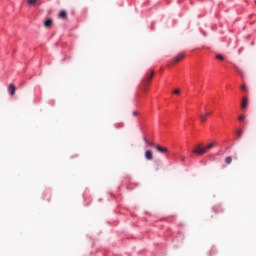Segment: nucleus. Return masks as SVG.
I'll return each instance as SVG.
<instances>
[{"label": "nucleus", "instance_id": "7ed1b4c3", "mask_svg": "<svg viewBox=\"0 0 256 256\" xmlns=\"http://www.w3.org/2000/svg\"><path fill=\"white\" fill-rule=\"evenodd\" d=\"M144 157L147 161H153V151L152 150H146L144 153Z\"/></svg>", "mask_w": 256, "mask_h": 256}, {"label": "nucleus", "instance_id": "a211bd4d", "mask_svg": "<svg viewBox=\"0 0 256 256\" xmlns=\"http://www.w3.org/2000/svg\"><path fill=\"white\" fill-rule=\"evenodd\" d=\"M237 73H239L243 77V71L239 69V67H236Z\"/></svg>", "mask_w": 256, "mask_h": 256}, {"label": "nucleus", "instance_id": "f8f14e48", "mask_svg": "<svg viewBox=\"0 0 256 256\" xmlns=\"http://www.w3.org/2000/svg\"><path fill=\"white\" fill-rule=\"evenodd\" d=\"M213 147H215V143L212 142L204 147V151L207 153L210 149H213Z\"/></svg>", "mask_w": 256, "mask_h": 256}, {"label": "nucleus", "instance_id": "4468645a", "mask_svg": "<svg viewBox=\"0 0 256 256\" xmlns=\"http://www.w3.org/2000/svg\"><path fill=\"white\" fill-rule=\"evenodd\" d=\"M236 135H237L238 139H241V137H243V130L238 129V130L236 131Z\"/></svg>", "mask_w": 256, "mask_h": 256}, {"label": "nucleus", "instance_id": "423d86ee", "mask_svg": "<svg viewBox=\"0 0 256 256\" xmlns=\"http://www.w3.org/2000/svg\"><path fill=\"white\" fill-rule=\"evenodd\" d=\"M248 105H249V99L245 96L242 98L241 107L242 109H247Z\"/></svg>", "mask_w": 256, "mask_h": 256}, {"label": "nucleus", "instance_id": "1a4fd4ad", "mask_svg": "<svg viewBox=\"0 0 256 256\" xmlns=\"http://www.w3.org/2000/svg\"><path fill=\"white\" fill-rule=\"evenodd\" d=\"M199 117H200L201 123H205V121H207V117H209V113L200 114Z\"/></svg>", "mask_w": 256, "mask_h": 256}, {"label": "nucleus", "instance_id": "dca6fc26", "mask_svg": "<svg viewBox=\"0 0 256 256\" xmlns=\"http://www.w3.org/2000/svg\"><path fill=\"white\" fill-rule=\"evenodd\" d=\"M241 91H244L245 93H247L248 89H247V86L245 84H243L241 87H240Z\"/></svg>", "mask_w": 256, "mask_h": 256}, {"label": "nucleus", "instance_id": "9d476101", "mask_svg": "<svg viewBox=\"0 0 256 256\" xmlns=\"http://www.w3.org/2000/svg\"><path fill=\"white\" fill-rule=\"evenodd\" d=\"M53 25V19H47L45 22H44V26L49 29L51 26Z\"/></svg>", "mask_w": 256, "mask_h": 256}, {"label": "nucleus", "instance_id": "f03ea898", "mask_svg": "<svg viewBox=\"0 0 256 256\" xmlns=\"http://www.w3.org/2000/svg\"><path fill=\"white\" fill-rule=\"evenodd\" d=\"M192 153H195L196 155H205V153L207 152L205 151V147L197 145L196 148L192 151Z\"/></svg>", "mask_w": 256, "mask_h": 256}, {"label": "nucleus", "instance_id": "412c9836", "mask_svg": "<svg viewBox=\"0 0 256 256\" xmlns=\"http://www.w3.org/2000/svg\"><path fill=\"white\" fill-rule=\"evenodd\" d=\"M132 114L134 115V117H137V115H139V112L138 111H134Z\"/></svg>", "mask_w": 256, "mask_h": 256}, {"label": "nucleus", "instance_id": "f257e3e1", "mask_svg": "<svg viewBox=\"0 0 256 256\" xmlns=\"http://www.w3.org/2000/svg\"><path fill=\"white\" fill-rule=\"evenodd\" d=\"M153 75H155V71L152 70L150 75L148 74L146 76V78L143 80L144 89H147V87H149V83H151V81H153Z\"/></svg>", "mask_w": 256, "mask_h": 256}, {"label": "nucleus", "instance_id": "39448f33", "mask_svg": "<svg viewBox=\"0 0 256 256\" xmlns=\"http://www.w3.org/2000/svg\"><path fill=\"white\" fill-rule=\"evenodd\" d=\"M8 91H9L11 97H13V95H15V91H17V88L15 87L14 84H10L8 86Z\"/></svg>", "mask_w": 256, "mask_h": 256}, {"label": "nucleus", "instance_id": "2eb2a0df", "mask_svg": "<svg viewBox=\"0 0 256 256\" xmlns=\"http://www.w3.org/2000/svg\"><path fill=\"white\" fill-rule=\"evenodd\" d=\"M232 161H233V158H231V156H228V157L225 158V163L227 165H231Z\"/></svg>", "mask_w": 256, "mask_h": 256}, {"label": "nucleus", "instance_id": "f3484780", "mask_svg": "<svg viewBox=\"0 0 256 256\" xmlns=\"http://www.w3.org/2000/svg\"><path fill=\"white\" fill-rule=\"evenodd\" d=\"M216 59H219V61H223L224 57L221 54L216 55Z\"/></svg>", "mask_w": 256, "mask_h": 256}, {"label": "nucleus", "instance_id": "4be33fe9", "mask_svg": "<svg viewBox=\"0 0 256 256\" xmlns=\"http://www.w3.org/2000/svg\"><path fill=\"white\" fill-rule=\"evenodd\" d=\"M181 160H182V161H185V157H182Z\"/></svg>", "mask_w": 256, "mask_h": 256}, {"label": "nucleus", "instance_id": "aec40b11", "mask_svg": "<svg viewBox=\"0 0 256 256\" xmlns=\"http://www.w3.org/2000/svg\"><path fill=\"white\" fill-rule=\"evenodd\" d=\"M180 93H181V91L179 89L174 90L175 95H179Z\"/></svg>", "mask_w": 256, "mask_h": 256}, {"label": "nucleus", "instance_id": "ddd939ff", "mask_svg": "<svg viewBox=\"0 0 256 256\" xmlns=\"http://www.w3.org/2000/svg\"><path fill=\"white\" fill-rule=\"evenodd\" d=\"M144 141L146 145H148V147H155V143H153L152 141H149L147 138H144Z\"/></svg>", "mask_w": 256, "mask_h": 256}, {"label": "nucleus", "instance_id": "20e7f679", "mask_svg": "<svg viewBox=\"0 0 256 256\" xmlns=\"http://www.w3.org/2000/svg\"><path fill=\"white\" fill-rule=\"evenodd\" d=\"M155 149L159 153H169V149H167L166 147H163V146L156 145Z\"/></svg>", "mask_w": 256, "mask_h": 256}, {"label": "nucleus", "instance_id": "6e6552de", "mask_svg": "<svg viewBox=\"0 0 256 256\" xmlns=\"http://www.w3.org/2000/svg\"><path fill=\"white\" fill-rule=\"evenodd\" d=\"M183 57H185L183 54L177 55L176 57L173 58L172 63H179V61H181Z\"/></svg>", "mask_w": 256, "mask_h": 256}, {"label": "nucleus", "instance_id": "9b49d317", "mask_svg": "<svg viewBox=\"0 0 256 256\" xmlns=\"http://www.w3.org/2000/svg\"><path fill=\"white\" fill-rule=\"evenodd\" d=\"M28 5H41V0H28Z\"/></svg>", "mask_w": 256, "mask_h": 256}, {"label": "nucleus", "instance_id": "0eeeda50", "mask_svg": "<svg viewBox=\"0 0 256 256\" xmlns=\"http://www.w3.org/2000/svg\"><path fill=\"white\" fill-rule=\"evenodd\" d=\"M59 19H67V12L65 10H61L58 14Z\"/></svg>", "mask_w": 256, "mask_h": 256}, {"label": "nucleus", "instance_id": "5701e85b", "mask_svg": "<svg viewBox=\"0 0 256 256\" xmlns=\"http://www.w3.org/2000/svg\"><path fill=\"white\" fill-rule=\"evenodd\" d=\"M206 113H208V116L211 115V112H206Z\"/></svg>", "mask_w": 256, "mask_h": 256}, {"label": "nucleus", "instance_id": "6ab92c4d", "mask_svg": "<svg viewBox=\"0 0 256 256\" xmlns=\"http://www.w3.org/2000/svg\"><path fill=\"white\" fill-rule=\"evenodd\" d=\"M238 119H239V121H243V120L245 119V115H240V116L238 117Z\"/></svg>", "mask_w": 256, "mask_h": 256}]
</instances>
